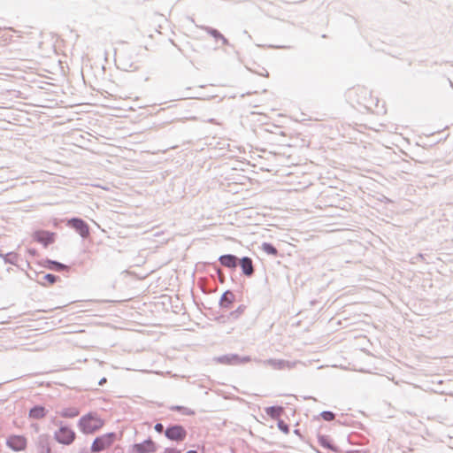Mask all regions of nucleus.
Instances as JSON below:
<instances>
[{"mask_svg": "<svg viewBox=\"0 0 453 453\" xmlns=\"http://www.w3.org/2000/svg\"><path fill=\"white\" fill-rule=\"evenodd\" d=\"M77 426L81 433L89 434L100 430L104 426V421L96 412L89 411L80 418Z\"/></svg>", "mask_w": 453, "mask_h": 453, "instance_id": "1", "label": "nucleus"}, {"mask_svg": "<svg viewBox=\"0 0 453 453\" xmlns=\"http://www.w3.org/2000/svg\"><path fill=\"white\" fill-rule=\"evenodd\" d=\"M53 423L58 426L54 432V440L59 444L71 445L76 438V433L72 426L59 420H53Z\"/></svg>", "mask_w": 453, "mask_h": 453, "instance_id": "2", "label": "nucleus"}, {"mask_svg": "<svg viewBox=\"0 0 453 453\" xmlns=\"http://www.w3.org/2000/svg\"><path fill=\"white\" fill-rule=\"evenodd\" d=\"M64 223L66 226L74 230L83 240L90 236L91 227L82 218L73 216L64 219Z\"/></svg>", "mask_w": 453, "mask_h": 453, "instance_id": "3", "label": "nucleus"}, {"mask_svg": "<svg viewBox=\"0 0 453 453\" xmlns=\"http://www.w3.org/2000/svg\"><path fill=\"white\" fill-rule=\"evenodd\" d=\"M252 360L250 356H241L236 353L225 354L213 358L214 362L224 365H242Z\"/></svg>", "mask_w": 453, "mask_h": 453, "instance_id": "4", "label": "nucleus"}, {"mask_svg": "<svg viewBox=\"0 0 453 453\" xmlns=\"http://www.w3.org/2000/svg\"><path fill=\"white\" fill-rule=\"evenodd\" d=\"M117 439V434L110 432L95 438L90 450L92 453H99L113 444Z\"/></svg>", "mask_w": 453, "mask_h": 453, "instance_id": "5", "label": "nucleus"}, {"mask_svg": "<svg viewBox=\"0 0 453 453\" xmlns=\"http://www.w3.org/2000/svg\"><path fill=\"white\" fill-rule=\"evenodd\" d=\"M188 433L186 428L180 424H170L165 427V436L175 442H181L187 438Z\"/></svg>", "mask_w": 453, "mask_h": 453, "instance_id": "6", "label": "nucleus"}, {"mask_svg": "<svg viewBox=\"0 0 453 453\" xmlns=\"http://www.w3.org/2000/svg\"><path fill=\"white\" fill-rule=\"evenodd\" d=\"M57 233L44 229L35 230L32 234L33 240L41 243L44 248L54 243L57 240Z\"/></svg>", "mask_w": 453, "mask_h": 453, "instance_id": "7", "label": "nucleus"}, {"mask_svg": "<svg viewBox=\"0 0 453 453\" xmlns=\"http://www.w3.org/2000/svg\"><path fill=\"white\" fill-rule=\"evenodd\" d=\"M27 440L24 435L12 434L6 439V445L13 451H21L27 448Z\"/></svg>", "mask_w": 453, "mask_h": 453, "instance_id": "8", "label": "nucleus"}, {"mask_svg": "<svg viewBox=\"0 0 453 453\" xmlns=\"http://www.w3.org/2000/svg\"><path fill=\"white\" fill-rule=\"evenodd\" d=\"M254 361L257 364H262L265 366H270L274 370H284L286 368L290 369L293 367L290 362L285 359L269 358L266 360H261L255 358Z\"/></svg>", "mask_w": 453, "mask_h": 453, "instance_id": "9", "label": "nucleus"}, {"mask_svg": "<svg viewBox=\"0 0 453 453\" xmlns=\"http://www.w3.org/2000/svg\"><path fill=\"white\" fill-rule=\"evenodd\" d=\"M318 443L320 447L328 449L334 453H342V450L334 443V440L326 434H317Z\"/></svg>", "mask_w": 453, "mask_h": 453, "instance_id": "10", "label": "nucleus"}, {"mask_svg": "<svg viewBox=\"0 0 453 453\" xmlns=\"http://www.w3.org/2000/svg\"><path fill=\"white\" fill-rule=\"evenodd\" d=\"M157 449V443L152 439L148 438L140 443H134L133 445V453H152Z\"/></svg>", "mask_w": 453, "mask_h": 453, "instance_id": "11", "label": "nucleus"}, {"mask_svg": "<svg viewBox=\"0 0 453 453\" xmlns=\"http://www.w3.org/2000/svg\"><path fill=\"white\" fill-rule=\"evenodd\" d=\"M238 266H240L242 270V274L247 278H251L255 273L253 259L250 257L244 256L239 257Z\"/></svg>", "mask_w": 453, "mask_h": 453, "instance_id": "12", "label": "nucleus"}, {"mask_svg": "<svg viewBox=\"0 0 453 453\" xmlns=\"http://www.w3.org/2000/svg\"><path fill=\"white\" fill-rule=\"evenodd\" d=\"M218 261L221 266L234 272L238 267L239 257L234 254H224L219 257Z\"/></svg>", "mask_w": 453, "mask_h": 453, "instance_id": "13", "label": "nucleus"}, {"mask_svg": "<svg viewBox=\"0 0 453 453\" xmlns=\"http://www.w3.org/2000/svg\"><path fill=\"white\" fill-rule=\"evenodd\" d=\"M41 265L42 267L48 269V270H50V271H54V272H63V271H67L69 268H68V265L58 261V260H53V259H50V258H44L41 261Z\"/></svg>", "mask_w": 453, "mask_h": 453, "instance_id": "14", "label": "nucleus"}, {"mask_svg": "<svg viewBox=\"0 0 453 453\" xmlns=\"http://www.w3.org/2000/svg\"><path fill=\"white\" fill-rule=\"evenodd\" d=\"M235 303V295L230 291H225L219 302V307L221 310L228 311L234 307Z\"/></svg>", "mask_w": 453, "mask_h": 453, "instance_id": "15", "label": "nucleus"}, {"mask_svg": "<svg viewBox=\"0 0 453 453\" xmlns=\"http://www.w3.org/2000/svg\"><path fill=\"white\" fill-rule=\"evenodd\" d=\"M264 411L267 416L273 419H280V417L286 415L285 408L280 405H272L264 408Z\"/></svg>", "mask_w": 453, "mask_h": 453, "instance_id": "16", "label": "nucleus"}, {"mask_svg": "<svg viewBox=\"0 0 453 453\" xmlns=\"http://www.w3.org/2000/svg\"><path fill=\"white\" fill-rule=\"evenodd\" d=\"M49 411L42 404L34 405L28 412V416L32 419H41L48 414Z\"/></svg>", "mask_w": 453, "mask_h": 453, "instance_id": "17", "label": "nucleus"}, {"mask_svg": "<svg viewBox=\"0 0 453 453\" xmlns=\"http://www.w3.org/2000/svg\"><path fill=\"white\" fill-rule=\"evenodd\" d=\"M60 280L61 279L59 276L49 273H43L42 279L38 280V282L43 287H50Z\"/></svg>", "mask_w": 453, "mask_h": 453, "instance_id": "18", "label": "nucleus"}, {"mask_svg": "<svg viewBox=\"0 0 453 453\" xmlns=\"http://www.w3.org/2000/svg\"><path fill=\"white\" fill-rule=\"evenodd\" d=\"M202 30L205 31L211 37L214 39L216 42H219L221 37L223 36V34L217 28H214L212 27L201 25L197 26Z\"/></svg>", "mask_w": 453, "mask_h": 453, "instance_id": "19", "label": "nucleus"}, {"mask_svg": "<svg viewBox=\"0 0 453 453\" xmlns=\"http://www.w3.org/2000/svg\"><path fill=\"white\" fill-rule=\"evenodd\" d=\"M58 413L65 418H73L80 415V409L77 407H66L63 408Z\"/></svg>", "mask_w": 453, "mask_h": 453, "instance_id": "20", "label": "nucleus"}, {"mask_svg": "<svg viewBox=\"0 0 453 453\" xmlns=\"http://www.w3.org/2000/svg\"><path fill=\"white\" fill-rule=\"evenodd\" d=\"M0 257L4 259L5 264L17 265L18 254L13 251L4 253L3 250H0Z\"/></svg>", "mask_w": 453, "mask_h": 453, "instance_id": "21", "label": "nucleus"}, {"mask_svg": "<svg viewBox=\"0 0 453 453\" xmlns=\"http://www.w3.org/2000/svg\"><path fill=\"white\" fill-rule=\"evenodd\" d=\"M261 250L267 255L277 256L279 251L272 242H265L261 245Z\"/></svg>", "mask_w": 453, "mask_h": 453, "instance_id": "22", "label": "nucleus"}, {"mask_svg": "<svg viewBox=\"0 0 453 453\" xmlns=\"http://www.w3.org/2000/svg\"><path fill=\"white\" fill-rule=\"evenodd\" d=\"M169 409L173 411L180 412L181 414L186 415V416L195 415V411H193L190 408L182 406V405H172L169 407Z\"/></svg>", "mask_w": 453, "mask_h": 453, "instance_id": "23", "label": "nucleus"}, {"mask_svg": "<svg viewBox=\"0 0 453 453\" xmlns=\"http://www.w3.org/2000/svg\"><path fill=\"white\" fill-rule=\"evenodd\" d=\"M246 305L240 304L235 310L230 311L227 316L228 319H238L245 311Z\"/></svg>", "mask_w": 453, "mask_h": 453, "instance_id": "24", "label": "nucleus"}, {"mask_svg": "<svg viewBox=\"0 0 453 453\" xmlns=\"http://www.w3.org/2000/svg\"><path fill=\"white\" fill-rule=\"evenodd\" d=\"M335 415L336 414L331 411H323L315 418H322L325 421H332L334 419Z\"/></svg>", "mask_w": 453, "mask_h": 453, "instance_id": "25", "label": "nucleus"}, {"mask_svg": "<svg viewBox=\"0 0 453 453\" xmlns=\"http://www.w3.org/2000/svg\"><path fill=\"white\" fill-rule=\"evenodd\" d=\"M277 426L285 434H288L290 432V426L281 418L277 420Z\"/></svg>", "mask_w": 453, "mask_h": 453, "instance_id": "26", "label": "nucleus"}, {"mask_svg": "<svg viewBox=\"0 0 453 453\" xmlns=\"http://www.w3.org/2000/svg\"><path fill=\"white\" fill-rule=\"evenodd\" d=\"M64 219H67V218H62V219H58V218H55L52 219V225L55 228H61L62 226V224H65L64 223Z\"/></svg>", "mask_w": 453, "mask_h": 453, "instance_id": "27", "label": "nucleus"}, {"mask_svg": "<svg viewBox=\"0 0 453 453\" xmlns=\"http://www.w3.org/2000/svg\"><path fill=\"white\" fill-rule=\"evenodd\" d=\"M154 429L157 433L165 434V427L162 423H160V422L156 423L154 426Z\"/></svg>", "mask_w": 453, "mask_h": 453, "instance_id": "28", "label": "nucleus"}, {"mask_svg": "<svg viewBox=\"0 0 453 453\" xmlns=\"http://www.w3.org/2000/svg\"><path fill=\"white\" fill-rule=\"evenodd\" d=\"M212 269L218 274L219 277H220L222 275L223 273H222V271L220 269V264L218 265L216 263H213L212 264Z\"/></svg>", "mask_w": 453, "mask_h": 453, "instance_id": "29", "label": "nucleus"}, {"mask_svg": "<svg viewBox=\"0 0 453 453\" xmlns=\"http://www.w3.org/2000/svg\"><path fill=\"white\" fill-rule=\"evenodd\" d=\"M221 42L222 45L229 46L234 48V46L230 43L229 40L223 35L221 39L219 40Z\"/></svg>", "mask_w": 453, "mask_h": 453, "instance_id": "30", "label": "nucleus"}, {"mask_svg": "<svg viewBox=\"0 0 453 453\" xmlns=\"http://www.w3.org/2000/svg\"><path fill=\"white\" fill-rule=\"evenodd\" d=\"M163 453H180V450L176 448H166Z\"/></svg>", "mask_w": 453, "mask_h": 453, "instance_id": "31", "label": "nucleus"}, {"mask_svg": "<svg viewBox=\"0 0 453 453\" xmlns=\"http://www.w3.org/2000/svg\"><path fill=\"white\" fill-rule=\"evenodd\" d=\"M107 382V379L105 377H103L99 380L97 385L98 386H104Z\"/></svg>", "mask_w": 453, "mask_h": 453, "instance_id": "32", "label": "nucleus"}, {"mask_svg": "<svg viewBox=\"0 0 453 453\" xmlns=\"http://www.w3.org/2000/svg\"><path fill=\"white\" fill-rule=\"evenodd\" d=\"M28 252L30 255H32L34 257L38 256V251L35 249H29Z\"/></svg>", "mask_w": 453, "mask_h": 453, "instance_id": "33", "label": "nucleus"}, {"mask_svg": "<svg viewBox=\"0 0 453 453\" xmlns=\"http://www.w3.org/2000/svg\"><path fill=\"white\" fill-rule=\"evenodd\" d=\"M416 257L419 258V259H422V260L425 258L424 257V254H422V253H418Z\"/></svg>", "mask_w": 453, "mask_h": 453, "instance_id": "34", "label": "nucleus"}, {"mask_svg": "<svg viewBox=\"0 0 453 453\" xmlns=\"http://www.w3.org/2000/svg\"><path fill=\"white\" fill-rule=\"evenodd\" d=\"M345 453H361L360 450H347Z\"/></svg>", "mask_w": 453, "mask_h": 453, "instance_id": "35", "label": "nucleus"}, {"mask_svg": "<svg viewBox=\"0 0 453 453\" xmlns=\"http://www.w3.org/2000/svg\"><path fill=\"white\" fill-rule=\"evenodd\" d=\"M219 278L220 282H224L225 275L222 273V275Z\"/></svg>", "mask_w": 453, "mask_h": 453, "instance_id": "36", "label": "nucleus"}, {"mask_svg": "<svg viewBox=\"0 0 453 453\" xmlns=\"http://www.w3.org/2000/svg\"><path fill=\"white\" fill-rule=\"evenodd\" d=\"M80 453H92V452L91 451L89 452L88 449H83L81 450Z\"/></svg>", "mask_w": 453, "mask_h": 453, "instance_id": "37", "label": "nucleus"}, {"mask_svg": "<svg viewBox=\"0 0 453 453\" xmlns=\"http://www.w3.org/2000/svg\"><path fill=\"white\" fill-rule=\"evenodd\" d=\"M186 453H198V452L196 450L190 449V450L187 451Z\"/></svg>", "mask_w": 453, "mask_h": 453, "instance_id": "38", "label": "nucleus"}, {"mask_svg": "<svg viewBox=\"0 0 453 453\" xmlns=\"http://www.w3.org/2000/svg\"><path fill=\"white\" fill-rule=\"evenodd\" d=\"M294 433H295L296 434H300V430H299V429H295V430H294Z\"/></svg>", "mask_w": 453, "mask_h": 453, "instance_id": "39", "label": "nucleus"}, {"mask_svg": "<svg viewBox=\"0 0 453 453\" xmlns=\"http://www.w3.org/2000/svg\"><path fill=\"white\" fill-rule=\"evenodd\" d=\"M209 122H210V123H215V119H209Z\"/></svg>", "mask_w": 453, "mask_h": 453, "instance_id": "40", "label": "nucleus"}, {"mask_svg": "<svg viewBox=\"0 0 453 453\" xmlns=\"http://www.w3.org/2000/svg\"><path fill=\"white\" fill-rule=\"evenodd\" d=\"M221 319H225V316H224V315H221V316L219 318V320H220Z\"/></svg>", "mask_w": 453, "mask_h": 453, "instance_id": "41", "label": "nucleus"}]
</instances>
